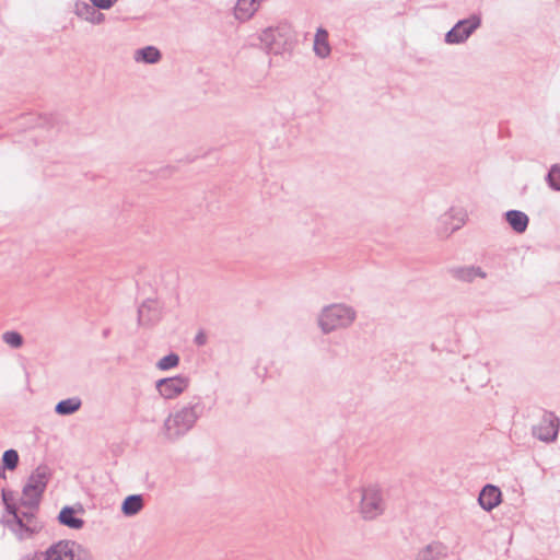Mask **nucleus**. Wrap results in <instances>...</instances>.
I'll use <instances>...</instances> for the list:
<instances>
[{
  "label": "nucleus",
  "instance_id": "obj_1",
  "mask_svg": "<svg viewBox=\"0 0 560 560\" xmlns=\"http://www.w3.org/2000/svg\"><path fill=\"white\" fill-rule=\"evenodd\" d=\"M205 412L201 397H195L188 405L170 413L163 423V433L167 441L175 442L186 435Z\"/></svg>",
  "mask_w": 560,
  "mask_h": 560
},
{
  "label": "nucleus",
  "instance_id": "obj_2",
  "mask_svg": "<svg viewBox=\"0 0 560 560\" xmlns=\"http://www.w3.org/2000/svg\"><path fill=\"white\" fill-rule=\"evenodd\" d=\"M357 312L352 306L336 303L325 306L318 316V326L324 334L347 328L355 320Z\"/></svg>",
  "mask_w": 560,
  "mask_h": 560
},
{
  "label": "nucleus",
  "instance_id": "obj_3",
  "mask_svg": "<svg viewBox=\"0 0 560 560\" xmlns=\"http://www.w3.org/2000/svg\"><path fill=\"white\" fill-rule=\"evenodd\" d=\"M50 478L51 469L47 465H39L30 475L23 487L22 493L26 499H22L21 504L30 509H37Z\"/></svg>",
  "mask_w": 560,
  "mask_h": 560
},
{
  "label": "nucleus",
  "instance_id": "obj_4",
  "mask_svg": "<svg viewBox=\"0 0 560 560\" xmlns=\"http://www.w3.org/2000/svg\"><path fill=\"white\" fill-rule=\"evenodd\" d=\"M360 497L359 512L366 521L382 515L386 510L383 490L378 485H369L358 490Z\"/></svg>",
  "mask_w": 560,
  "mask_h": 560
},
{
  "label": "nucleus",
  "instance_id": "obj_5",
  "mask_svg": "<svg viewBox=\"0 0 560 560\" xmlns=\"http://www.w3.org/2000/svg\"><path fill=\"white\" fill-rule=\"evenodd\" d=\"M44 560H94L92 552L73 540H59L44 551Z\"/></svg>",
  "mask_w": 560,
  "mask_h": 560
},
{
  "label": "nucleus",
  "instance_id": "obj_6",
  "mask_svg": "<svg viewBox=\"0 0 560 560\" xmlns=\"http://www.w3.org/2000/svg\"><path fill=\"white\" fill-rule=\"evenodd\" d=\"M259 39L267 54L280 55L291 46L290 31L285 26L267 27L259 35Z\"/></svg>",
  "mask_w": 560,
  "mask_h": 560
},
{
  "label": "nucleus",
  "instance_id": "obj_7",
  "mask_svg": "<svg viewBox=\"0 0 560 560\" xmlns=\"http://www.w3.org/2000/svg\"><path fill=\"white\" fill-rule=\"evenodd\" d=\"M481 26V15L474 13L467 19L459 20L445 34V43L454 45L466 42L471 34Z\"/></svg>",
  "mask_w": 560,
  "mask_h": 560
},
{
  "label": "nucleus",
  "instance_id": "obj_8",
  "mask_svg": "<svg viewBox=\"0 0 560 560\" xmlns=\"http://www.w3.org/2000/svg\"><path fill=\"white\" fill-rule=\"evenodd\" d=\"M163 304L156 300L148 298L138 307V325L151 327L158 324L163 317Z\"/></svg>",
  "mask_w": 560,
  "mask_h": 560
},
{
  "label": "nucleus",
  "instance_id": "obj_9",
  "mask_svg": "<svg viewBox=\"0 0 560 560\" xmlns=\"http://www.w3.org/2000/svg\"><path fill=\"white\" fill-rule=\"evenodd\" d=\"M560 420L550 411H545L539 424L533 427V435L542 442H553L559 432Z\"/></svg>",
  "mask_w": 560,
  "mask_h": 560
},
{
  "label": "nucleus",
  "instance_id": "obj_10",
  "mask_svg": "<svg viewBox=\"0 0 560 560\" xmlns=\"http://www.w3.org/2000/svg\"><path fill=\"white\" fill-rule=\"evenodd\" d=\"M189 385V380L183 375L158 380L155 387L165 399H173L180 395Z\"/></svg>",
  "mask_w": 560,
  "mask_h": 560
},
{
  "label": "nucleus",
  "instance_id": "obj_11",
  "mask_svg": "<svg viewBox=\"0 0 560 560\" xmlns=\"http://www.w3.org/2000/svg\"><path fill=\"white\" fill-rule=\"evenodd\" d=\"M467 212L462 208H451L441 215L440 223L444 225V233L447 235L459 230L466 222Z\"/></svg>",
  "mask_w": 560,
  "mask_h": 560
},
{
  "label": "nucleus",
  "instance_id": "obj_12",
  "mask_svg": "<svg viewBox=\"0 0 560 560\" xmlns=\"http://www.w3.org/2000/svg\"><path fill=\"white\" fill-rule=\"evenodd\" d=\"M502 501V492L499 487L494 485H486L479 495L478 503L479 505L487 512L492 511L497 508Z\"/></svg>",
  "mask_w": 560,
  "mask_h": 560
},
{
  "label": "nucleus",
  "instance_id": "obj_13",
  "mask_svg": "<svg viewBox=\"0 0 560 560\" xmlns=\"http://www.w3.org/2000/svg\"><path fill=\"white\" fill-rule=\"evenodd\" d=\"M448 273L463 282H472L477 277L482 279L487 277L486 272L476 266L453 267L448 269Z\"/></svg>",
  "mask_w": 560,
  "mask_h": 560
},
{
  "label": "nucleus",
  "instance_id": "obj_14",
  "mask_svg": "<svg viewBox=\"0 0 560 560\" xmlns=\"http://www.w3.org/2000/svg\"><path fill=\"white\" fill-rule=\"evenodd\" d=\"M447 557V547L440 541H432L422 548L416 560H444Z\"/></svg>",
  "mask_w": 560,
  "mask_h": 560
},
{
  "label": "nucleus",
  "instance_id": "obj_15",
  "mask_svg": "<svg viewBox=\"0 0 560 560\" xmlns=\"http://www.w3.org/2000/svg\"><path fill=\"white\" fill-rule=\"evenodd\" d=\"M75 13L79 18L93 24H101L105 21V15L92 3L78 2L75 4Z\"/></svg>",
  "mask_w": 560,
  "mask_h": 560
},
{
  "label": "nucleus",
  "instance_id": "obj_16",
  "mask_svg": "<svg viewBox=\"0 0 560 560\" xmlns=\"http://www.w3.org/2000/svg\"><path fill=\"white\" fill-rule=\"evenodd\" d=\"M262 0H237L234 8V15L240 21L249 20L258 10Z\"/></svg>",
  "mask_w": 560,
  "mask_h": 560
},
{
  "label": "nucleus",
  "instance_id": "obj_17",
  "mask_svg": "<svg viewBox=\"0 0 560 560\" xmlns=\"http://www.w3.org/2000/svg\"><path fill=\"white\" fill-rule=\"evenodd\" d=\"M57 520L61 525L71 529H81L84 526V520L75 516V511L70 505H66L60 510Z\"/></svg>",
  "mask_w": 560,
  "mask_h": 560
},
{
  "label": "nucleus",
  "instance_id": "obj_18",
  "mask_svg": "<svg viewBox=\"0 0 560 560\" xmlns=\"http://www.w3.org/2000/svg\"><path fill=\"white\" fill-rule=\"evenodd\" d=\"M504 217L509 225L516 233H524L527 230L529 219L525 212L520 210H509L504 213Z\"/></svg>",
  "mask_w": 560,
  "mask_h": 560
},
{
  "label": "nucleus",
  "instance_id": "obj_19",
  "mask_svg": "<svg viewBox=\"0 0 560 560\" xmlns=\"http://www.w3.org/2000/svg\"><path fill=\"white\" fill-rule=\"evenodd\" d=\"M162 59L161 51L155 46H145L137 49L135 52V60L147 65L158 63Z\"/></svg>",
  "mask_w": 560,
  "mask_h": 560
},
{
  "label": "nucleus",
  "instance_id": "obj_20",
  "mask_svg": "<svg viewBox=\"0 0 560 560\" xmlns=\"http://www.w3.org/2000/svg\"><path fill=\"white\" fill-rule=\"evenodd\" d=\"M314 52L319 58H326L330 54L328 32L322 27H319L315 34Z\"/></svg>",
  "mask_w": 560,
  "mask_h": 560
},
{
  "label": "nucleus",
  "instance_id": "obj_21",
  "mask_svg": "<svg viewBox=\"0 0 560 560\" xmlns=\"http://www.w3.org/2000/svg\"><path fill=\"white\" fill-rule=\"evenodd\" d=\"M143 508V497L141 494H130L121 503V512L125 516H133Z\"/></svg>",
  "mask_w": 560,
  "mask_h": 560
},
{
  "label": "nucleus",
  "instance_id": "obj_22",
  "mask_svg": "<svg viewBox=\"0 0 560 560\" xmlns=\"http://www.w3.org/2000/svg\"><path fill=\"white\" fill-rule=\"evenodd\" d=\"M82 406L80 397H70L62 399L55 406V412L59 416H70L77 412Z\"/></svg>",
  "mask_w": 560,
  "mask_h": 560
},
{
  "label": "nucleus",
  "instance_id": "obj_23",
  "mask_svg": "<svg viewBox=\"0 0 560 560\" xmlns=\"http://www.w3.org/2000/svg\"><path fill=\"white\" fill-rule=\"evenodd\" d=\"M7 525L10 529L16 533L20 539L30 537L35 533L34 528L24 523L20 513L12 516V520H8Z\"/></svg>",
  "mask_w": 560,
  "mask_h": 560
},
{
  "label": "nucleus",
  "instance_id": "obj_24",
  "mask_svg": "<svg viewBox=\"0 0 560 560\" xmlns=\"http://www.w3.org/2000/svg\"><path fill=\"white\" fill-rule=\"evenodd\" d=\"M19 453L15 450H7L2 455V467H0V470H14L19 465Z\"/></svg>",
  "mask_w": 560,
  "mask_h": 560
},
{
  "label": "nucleus",
  "instance_id": "obj_25",
  "mask_svg": "<svg viewBox=\"0 0 560 560\" xmlns=\"http://www.w3.org/2000/svg\"><path fill=\"white\" fill-rule=\"evenodd\" d=\"M178 364L179 355L175 352H171L158 361L156 368L161 371H167L176 368Z\"/></svg>",
  "mask_w": 560,
  "mask_h": 560
},
{
  "label": "nucleus",
  "instance_id": "obj_26",
  "mask_svg": "<svg viewBox=\"0 0 560 560\" xmlns=\"http://www.w3.org/2000/svg\"><path fill=\"white\" fill-rule=\"evenodd\" d=\"M546 182L552 190L560 191V163L550 167L546 176Z\"/></svg>",
  "mask_w": 560,
  "mask_h": 560
},
{
  "label": "nucleus",
  "instance_id": "obj_27",
  "mask_svg": "<svg viewBox=\"0 0 560 560\" xmlns=\"http://www.w3.org/2000/svg\"><path fill=\"white\" fill-rule=\"evenodd\" d=\"M2 340L14 349L22 347L24 341L23 336L14 330L5 331L2 335Z\"/></svg>",
  "mask_w": 560,
  "mask_h": 560
},
{
  "label": "nucleus",
  "instance_id": "obj_28",
  "mask_svg": "<svg viewBox=\"0 0 560 560\" xmlns=\"http://www.w3.org/2000/svg\"><path fill=\"white\" fill-rule=\"evenodd\" d=\"M90 1L98 10H109L117 2V0H90Z\"/></svg>",
  "mask_w": 560,
  "mask_h": 560
},
{
  "label": "nucleus",
  "instance_id": "obj_29",
  "mask_svg": "<svg viewBox=\"0 0 560 560\" xmlns=\"http://www.w3.org/2000/svg\"><path fill=\"white\" fill-rule=\"evenodd\" d=\"M194 342L198 347L205 346L207 343V335L203 330L198 331L194 338Z\"/></svg>",
  "mask_w": 560,
  "mask_h": 560
},
{
  "label": "nucleus",
  "instance_id": "obj_30",
  "mask_svg": "<svg viewBox=\"0 0 560 560\" xmlns=\"http://www.w3.org/2000/svg\"><path fill=\"white\" fill-rule=\"evenodd\" d=\"M2 502L4 505H7V503H13V492L12 491H7L5 489H2Z\"/></svg>",
  "mask_w": 560,
  "mask_h": 560
},
{
  "label": "nucleus",
  "instance_id": "obj_31",
  "mask_svg": "<svg viewBox=\"0 0 560 560\" xmlns=\"http://www.w3.org/2000/svg\"><path fill=\"white\" fill-rule=\"evenodd\" d=\"M5 506V510L9 514H11L12 516L19 514V511H18V508H16V504L13 502V503H7Z\"/></svg>",
  "mask_w": 560,
  "mask_h": 560
},
{
  "label": "nucleus",
  "instance_id": "obj_32",
  "mask_svg": "<svg viewBox=\"0 0 560 560\" xmlns=\"http://www.w3.org/2000/svg\"><path fill=\"white\" fill-rule=\"evenodd\" d=\"M44 552H34L32 556L27 555L23 558V560H44Z\"/></svg>",
  "mask_w": 560,
  "mask_h": 560
},
{
  "label": "nucleus",
  "instance_id": "obj_33",
  "mask_svg": "<svg viewBox=\"0 0 560 560\" xmlns=\"http://www.w3.org/2000/svg\"><path fill=\"white\" fill-rule=\"evenodd\" d=\"M20 515L22 516L23 521H24V518H26L27 521H31L34 517V514L32 512H22V513H20Z\"/></svg>",
  "mask_w": 560,
  "mask_h": 560
},
{
  "label": "nucleus",
  "instance_id": "obj_34",
  "mask_svg": "<svg viewBox=\"0 0 560 560\" xmlns=\"http://www.w3.org/2000/svg\"><path fill=\"white\" fill-rule=\"evenodd\" d=\"M109 334H110L109 328H106V329L103 330V337L104 338H107L109 336Z\"/></svg>",
  "mask_w": 560,
  "mask_h": 560
},
{
  "label": "nucleus",
  "instance_id": "obj_35",
  "mask_svg": "<svg viewBox=\"0 0 560 560\" xmlns=\"http://www.w3.org/2000/svg\"><path fill=\"white\" fill-rule=\"evenodd\" d=\"M1 478H2V479H5V471H3V470H0V479H1Z\"/></svg>",
  "mask_w": 560,
  "mask_h": 560
}]
</instances>
